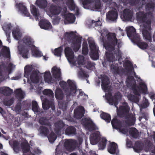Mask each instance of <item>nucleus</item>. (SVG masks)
<instances>
[{"mask_svg": "<svg viewBox=\"0 0 155 155\" xmlns=\"http://www.w3.org/2000/svg\"><path fill=\"white\" fill-rule=\"evenodd\" d=\"M34 41L28 36L23 38L22 40L18 42V52L24 58H28V51L31 48L33 55L36 57L42 56L41 52L38 49L33 45Z\"/></svg>", "mask_w": 155, "mask_h": 155, "instance_id": "f257e3e1", "label": "nucleus"}, {"mask_svg": "<svg viewBox=\"0 0 155 155\" xmlns=\"http://www.w3.org/2000/svg\"><path fill=\"white\" fill-rule=\"evenodd\" d=\"M109 81L108 78L105 75H103L102 77L101 87L103 90L106 93V99L110 104H114L116 107L117 102L119 101L121 96L119 93H117L113 97H111L110 91V87L109 86Z\"/></svg>", "mask_w": 155, "mask_h": 155, "instance_id": "f03ea898", "label": "nucleus"}, {"mask_svg": "<svg viewBox=\"0 0 155 155\" xmlns=\"http://www.w3.org/2000/svg\"><path fill=\"white\" fill-rule=\"evenodd\" d=\"M137 20L140 25L141 28L143 30V38L146 40L150 41L151 37L150 34V21H143L144 15L140 12L137 14Z\"/></svg>", "mask_w": 155, "mask_h": 155, "instance_id": "7ed1b4c3", "label": "nucleus"}, {"mask_svg": "<svg viewBox=\"0 0 155 155\" xmlns=\"http://www.w3.org/2000/svg\"><path fill=\"white\" fill-rule=\"evenodd\" d=\"M101 36L104 43V46L106 49L109 51L113 50V47L111 46L110 43H113L114 45L117 44L115 34L108 33L107 30L104 29L101 31Z\"/></svg>", "mask_w": 155, "mask_h": 155, "instance_id": "20e7f679", "label": "nucleus"}, {"mask_svg": "<svg viewBox=\"0 0 155 155\" xmlns=\"http://www.w3.org/2000/svg\"><path fill=\"white\" fill-rule=\"evenodd\" d=\"M127 34L128 37L130 38H133L136 42L137 46L140 49H145L148 48V45L145 42L140 40V37L135 33V29L132 26L127 28Z\"/></svg>", "mask_w": 155, "mask_h": 155, "instance_id": "39448f33", "label": "nucleus"}, {"mask_svg": "<svg viewBox=\"0 0 155 155\" xmlns=\"http://www.w3.org/2000/svg\"><path fill=\"white\" fill-rule=\"evenodd\" d=\"M51 72L52 74L53 78L51 77L49 71H45L44 74L45 81L49 83H53L56 80H59L61 77V73L60 69L56 67L52 68Z\"/></svg>", "mask_w": 155, "mask_h": 155, "instance_id": "423d86ee", "label": "nucleus"}, {"mask_svg": "<svg viewBox=\"0 0 155 155\" xmlns=\"http://www.w3.org/2000/svg\"><path fill=\"white\" fill-rule=\"evenodd\" d=\"M127 86L129 87L132 86L133 88L135 86V81L132 77H129L126 80ZM134 90V93L137 95H140L141 93L146 94L147 91V87L146 84L143 83L141 82L139 86L137 88L135 87Z\"/></svg>", "mask_w": 155, "mask_h": 155, "instance_id": "0eeeda50", "label": "nucleus"}, {"mask_svg": "<svg viewBox=\"0 0 155 155\" xmlns=\"http://www.w3.org/2000/svg\"><path fill=\"white\" fill-rule=\"evenodd\" d=\"M88 40L91 49L90 56L91 58L94 60H97L98 58V48L94 42L93 39L91 37L88 38Z\"/></svg>", "mask_w": 155, "mask_h": 155, "instance_id": "6e6552de", "label": "nucleus"}, {"mask_svg": "<svg viewBox=\"0 0 155 155\" xmlns=\"http://www.w3.org/2000/svg\"><path fill=\"white\" fill-rule=\"evenodd\" d=\"M83 5L84 8L93 11L99 9L101 7L99 0H95L94 2L91 0H86L83 2Z\"/></svg>", "mask_w": 155, "mask_h": 155, "instance_id": "1a4fd4ad", "label": "nucleus"}, {"mask_svg": "<svg viewBox=\"0 0 155 155\" xmlns=\"http://www.w3.org/2000/svg\"><path fill=\"white\" fill-rule=\"evenodd\" d=\"M65 54L69 62L71 64L77 66V62L75 61L73 52L69 47L65 48Z\"/></svg>", "mask_w": 155, "mask_h": 155, "instance_id": "9d476101", "label": "nucleus"}, {"mask_svg": "<svg viewBox=\"0 0 155 155\" xmlns=\"http://www.w3.org/2000/svg\"><path fill=\"white\" fill-rule=\"evenodd\" d=\"M83 57L81 55H79L77 61V67H84L85 66L88 69H93L94 67V65L92 63L90 62L87 61L84 64V62Z\"/></svg>", "mask_w": 155, "mask_h": 155, "instance_id": "9b49d317", "label": "nucleus"}, {"mask_svg": "<svg viewBox=\"0 0 155 155\" xmlns=\"http://www.w3.org/2000/svg\"><path fill=\"white\" fill-rule=\"evenodd\" d=\"M111 124L113 127L118 129L121 133L124 134H127V130L124 127H120V122L116 118H114L112 120Z\"/></svg>", "mask_w": 155, "mask_h": 155, "instance_id": "f8f14e48", "label": "nucleus"}, {"mask_svg": "<svg viewBox=\"0 0 155 155\" xmlns=\"http://www.w3.org/2000/svg\"><path fill=\"white\" fill-rule=\"evenodd\" d=\"M21 147L24 155H35L41 153V151L39 150H37L35 151V154L30 153L29 150V146L26 141L21 144Z\"/></svg>", "mask_w": 155, "mask_h": 155, "instance_id": "ddd939ff", "label": "nucleus"}, {"mask_svg": "<svg viewBox=\"0 0 155 155\" xmlns=\"http://www.w3.org/2000/svg\"><path fill=\"white\" fill-rule=\"evenodd\" d=\"M100 139L99 133L98 132H94L91 135L90 137V143L93 145H95Z\"/></svg>", "mask_w": 155, "mask_h": 155, "instance_id": "4468645a", "label": "nucleus"}, {"mask_svg": "<svg viewBox=\"0 0 155 155\" xmlns=\"http://www.w3.org/2000/svg\"><path fill=\"white\" fill-rule=\"evenodd\" d=\"M63 15L64 17L65 18V23L66 21L70 23H73L74 22L75 17L73 14L70 13L66 11L64 12Z\"/></svg>", "mask_w": 155, "mask_h": 155, "instance_id": "2eb2a0df", "label": "nucleus"}, {"mask_svg": "<svg viewBox=\"0 0 155 155\" xmlns=\"http://www.w3.org/2000/svg\"><path fill=\"white\" fill-rule=\"evenodd\" d=\"M107 150L109 153L113 154H117L118 153L117 145L114 142H111L109 145Z\"/></svg>", "mask_w": 155, "mask_h": 155, "instance_id": "dca6fc26", "label": "nucleus"}, {"mask_svg": "<svg viewBox=\"0 0 155 155\" xmlns=\"http://www.w3.org/2000/svg\"><path fill=\"white\" fill-rule=\"evenodd\" d=\"M82 124L86 128L88 129L92 128L94 126V124L92 121L88 117L86 118L85 119L83 120Z\"/></svg>", "mask_w": 155, "mask_h": 155, "instance_id": "f3484780", "label": "nucleus"}, {"mask_svg": "<svg viewBox=\"0 0 155 155\" xmlns=\"http://www.w3.org/2000/svg\"><path fill=\"white\" fill-rule=\"evenodd\" d=\"M38 72L35 71L31 75L30 80L29 79H28V81L31 85H33V83H37L38 82Z\"/></svg>", "mask_w": 155, "mask_h": 155, "instance_id": "a211bd4d", "label": "nucleus"}, {"mask_svg": "<svg viewBox=\"0 0 155 155\" xmlns=\"http://www.w3.org/2000/svg\"><path fill=\"white\" fill-rule=\"evenodd\" d=\"M117 16V13L115 11L109 12L106 15L107 19L111 21L116 20Z\"/></svg>", "mask_w": 155, "mask_h": 155, "instance_id": "6ab92c4d", "label": "nucleus"}, {"mask_svg": "<svg viewBox=\"0 0 155 155\" xmlns=\"http://www.w3.org/2000/svg\"><path fill=\"white\" fill-rule=\"evenodd\" d=\"M39 25L41 28L48 30L51 28V25L49 22L45 20H42L39 23Z\"/></svg>", "mask_w": 155, "mask_h": 155, "instance_id": "aec40b11", "label": "nucleus"}, {"mask_svg": "<svg viewBox=\"0 0 155 155\" xmlns=\"http://www.w3.org/2000/svg\"><path fill=\"white\" fill-rule=\"evenodd\" d=\"M12 35L14 38L17 40L19 39L22 36V34L18 28H14L12 31Z\"/></svg>", "mask_w": 155, "mask_h": 155, "instance_id": "412c9836", "label": "nucleus"}, {"mask_svg": "<svg viewBox=\"0 0 155 155\" xmlns=\"http://www.w3.org/2000/svg\"><path fill=\"white\" fill-rule=\"evenodd\" d=\"M81 41L80 39L74 40L72 42L71 46L75 51H77L80 48L81 46Z\"/></svg>", "mask_w": 155, "mask_h": 155, "instance_id": "4be33fe9", "label": "nucleus"}, {"mask_svg": "<svg viewBox=\"0 0 155 155\" xmlns=\"http://www.w3.org/2000/svg\"><path fill=\"white\" fill-rule=\"evenodd\" d=\"M84 110L83 107H80L78 109L74 110V116L76 118H79L78 116L80 115V117H81L84 114Z\"/></svg>", "mask_w": 155, "mask_h": 155, "instance_id": "5701e85b", "label": "nucleus"}, {"mask_svg": "<svg viewBox=\"0 0 155 155\" xmlns=\"http://www.w3.org/2000/svg\"><path fill=\"white\" fill-rule=\"evenodd\" d=\"M11 24H5L2 26V28L4 31L6 33L8 40L10 38L9 33H10V30L12 27Z\"/></svg>", "mask_w": 155, "mask_h": 155, "instance_id": "b1692460", "label": "nucleus"}, {"mask_svg": "<svg viewBox=\"0 0 155 155\" xmlns=\"http://www.w3.org/2000/svg\"><path fill=\"white\" fill-rule=\"evenodd\" d=\"M132 14L130 11L129 9L125 10L121 15V17L122 18H123L124 20H129L131 17Z\"/></svg>", "mask_w": 155, "mask_h": 155, "instance_id": "393cba45", "label": "nucleus"}, {"mask_svg": "<svg viewBox=\"0 0 155 155\" xmlns=\"http://www.w3.org/2000/svg\"><path fill=\"white\" fill-rule=\"evenodd\" d=\"M107 143V140L104 138L100 139V142L98 144L99 149L100 150H103L106 147Z\"/></svg>", "mask_w": 155, "mask_h": 155, "instance_id": "a878e982", "label": "nucleus"}, {"mask_svg": "<svg viewBox=\"0 0 155 155\" xmlns=\"http://www.w3.org/2000/svg\"><path fill=\"white\" fill-rule=\"evenodd\" d=\"M10 55L9 49L6 47H3L1 53V56H5L8 58L10 56Z\"/></svg>", "mask_w": 155, "mask_h": 155, "instance_id": "bb28decb", "label": "nucleus"}, {"mask_svg": "<svg viewBox=\"0 0 155 155\" xmlns=\"http://www.w3.org/2000/svg\"><path fill=\"white\" fill-rule=\"evenodd\" d=\"M31 13L34 16L36 20H37L38 19L39 13L34 6L32 5L31 6Z\"/></svg>", "mask_w": 155, "mask_h": 155, "instance_id": "cd10ccee", "label": "nucleus"}, {"mask_svg": "<svg viewBox=\"0 0 155 155\" xmlns=\"http://www.w3.org/2000/svg\"><path fill=\"white\" fill-rule=\"evenodd\" d=\"M36 3L41 8H45L47 4V2L46 0H37Z\"/></svg>", "mask_w": 155, "mask_h": 155, "instance_id": "c85d7f7f", "label": "nucleus"}, {"mask_svg": "<svg viewBox=\"0 0 155 155\" xmlns=\"http://www.w3.org/2000/svg\"><path fill=\"white\" fill-rule=\"evenodd\" d=\"M67 82L68 84L72 87V88H70V93L72 94L73 93L74 94L76 92V87L74 83V82L70 80H68Z\"/></svg>", "mask_w": 155, "mask_h": 155, "instance_id": "c756f323", "label": "nucleus"}, {"mask_svg": "<svg viewBox=\"0 0 155 155\" xmlns=\"http://www.w3.org/2000/svg\"><path fill=\"white\" fill-rule=\"evenodd\" d=\"M68 5L71 10H75L78 11V8L74 3L73 0H68Z\"/></svg>", "mask_w": 155, "mask_h": 155, "instance_id": "7c9ffc66", "label": "nucleus"}, {"mask_svg": "<svg viewBox=\"0 0 155 155\" xmlns=\"http://www.w3.org/2000/svg\"><path fill=\"white\" fill-rule=\"evenodd\" d=\"M100 116L107 123L110 122L111 118L109 115L104 113L102 112Z\"/></svg>", "mask_w": 155, "mask_h": 155, "instance_id": "2f4dec72", "label": "nucleus"}, {"mask_svg": "<svg viewBox=\"0 0 155 155\" xmlns=\"http://www.w3.org/2000/svg\"><path fill=\"white\" fill-rule=\"evenodd\" d=\"M130 109L128 107L127 104H125L123 107H120L117 111V114H119V112H127Z\"/></svg>", "mask_w": 155, "mask_h": 155, "instance_id": "473e14b6", "label": "nucleus"}, {"mask_svg": "<svg viewBox=\"0 0 155 155\" xmlns=\"http://www.w3.org/2000/svg\"><path fill=\"white\" fill-rule=\"evenodd\" d=\"M63 50V48L62 47H60L55 48L54 51H52V52L55 55L57 56H60L61 54V53Z\"/></svg>", "mask_w": 155, "mask_h": 155, "instance_id": "72a5a7b5", "label": "nucleus"}, {"mask_svg": "<svg viewBox=\"0 0 155 155\" xmlns=\"http://www.w3.org/2000/svg\"><path fill=\"white\" fill-rule=\"evenodd\" d=\"M17 97L18 99H22L24 96V93L20 89L16 90L15 91Z\"/></svg>", "mask_w": 155, "mask_h": 155, "instance_id": "f704fd0d", "label": "nucleus"}, {"mask_svg": "<svg viewBox=\"0 0 155 155\" xmlns=\"http://www.w3.org/2000/svg\"><path fill=\"white\" fill-rule=\"evenodd\" d=\"M55 97L57 99H61L63 97V94L61 90L59 88H57L55 92Z\"/></svg>", "mask_w": 155, "mask_h": 155, "instance_id": "c9c22d12", "label": "nucleus"}, {"mask_svg": "<svg viewBox=\"0 0 155 155\" xmlns=\"http://www.w3.org/2000/svg\"><path fill=\"white\" fill-rule=\"evenodd\" d=\"M19 5L20 6V9L21 12L24 14L26 16H29V14L28 12L25 7L22 5L21 4H20Z\"/></svg>", "mask_w": 155, "mask_h": 155, "instance_id": "e433bc0d", "label": "nucleus"}, {"mask_svg": "<svg viewBox=\"0 0 155 155\" xmlns=\"http://www.w3.org/2000/svg\"><path fill=\"white\" fill-rule=\"evenodd\" d=\"M129 133L133 137L136 138L137 137L138 134L137 131L134 128H131L129 130Z\"/></svg>", "mask_w": 155, "mask_h": 155, "instance_id": "4c0bfd02", "label": "nucleus"}, {"mask_svg": "<svg viewBox=\"0 0 155 155\" xmlns=\"http://www.w3.org/2000/svg\"><path fill=\"white\" fill-rule=\"evenodd\" d=\"M56 136L53 133H51L48 137V139L51 143H53L56 138Z\"/></svg>", "mask_w": 155, "mask_h": 155, "instance_id": "58836bf2", "label": "nucleus"}, {"mask_svg": "<svg viewBox=\"0 0 155 155\" xmlns=\"http://www.w3.org/2000/svg\"><path fill=\"white\" fill-rule=\"evenodd\" d=\"M87 46V45L86 42L83 43L82 50V52L83 54H86L88 53V49Z\"/></svg>", "mask_w": 155, "mask_h": 155, "instance_id": "ea45409f", "label": "nucleus"}, {"mask_svg": "<svg viewBox=\"0 0 155 155\" xmlns=\"http://www.w3.org/2000/svg\"><path fill=\"white\" fill-rule=\"evenodd\" d=\"M111 70L114 74L118 73V68L117 64L113 65L111 66Z\"/></svg>", "mask_w": 155, "mask_h": 155, "instance_id": "a19ab883", "label": "nucleus"}, {"mask_svg": "<svg viewBox=\"0 0 155 155\" xmlns=\"http://www.w3.org/2000/svg\"><path fill=\"white\" fill-rule=\"evenodd\" d=\"M142 149V147L140 144L139 143L136 144L134 147V151L138 153Z\"/></svg>", "mask_w": 155, "mask_h": 155, "instance_id": "79ce46f5", "label": "nucleus"}, {"mask_svg": "<svg viewBox=\"0 0 155 155\" xmlns=\"http://www.w3.org/2000/svg\"><path fill=\"white\" fill-rule=\"evenodd\" d=\"M32 69V66L31 65H29L26 66L25 68V74L24 75L25 77H26L27 73Z\"/></svg>", "mask_w": 155, "mask_h": 155, "instance_id": "37998d69", "label": "nucleus"}, {"mask_svg": "<svg viewBox=\"0 0 155 155\" xmlns=\"http://www.w3.org/2000/svg\"><path fill=\"white\" fill-rule=\"evenodd\" d=\"M3 93L6 94H11L12 91L8 87H4L2 88Z\"/></svg>", "mask_w": 155, "mask_h": 155, "instance_id": "c03bdc74", "label": "nucleus"}, {"mask_svg": "<svg viewBox=\"0 0 155 155\" xmlns=\"http://www.w3.org/2000/svg\"><path fill=\"white\" fill-rule=\"evenodd\" d=\"M41 98L42 101V105L43 108L45 110L47 109L48 108V107L47 105L48 104V101L47 100H46L45 101L42 100V97H41Z\"/></svg>", "mask_w": 155, "mask_h": 155, "instance_id": "a18cd8bd", "label": "nucleus"}, {"mask_svg": "<svg viewBox=\"0 0 155 155\" xmlns=\"http://www.w3.org/2000/svg\"><path fill=\"white\" fill-rule=\"evenodd\" d=\"M78 75L80 78L87 77H88V75L83 70H82V69H80V71L78 72Z\"/></svg>", "mask_w": 155, "mask_h": 155, "instance_id": "49530a36", "label": "nucleus"}, {"mask_svg": "<svg viewBox=\"0 0 155 155\" xmlns=\"http://www.w3.org/2000/svg\"><path fill=\"white\" fill-rule=\"evenodd\" d=\"M75 132V129L73 127H71L68 129L66 131L67 134H74Z\"/></svg>", "mask_w": 155, "mask_h": 155, "instance_id": "de8ad7c7", "label": "nucleus"}, {"mask_svg": "<svg viewBox=\"0 0 155 155\" xmlns=\"http://www.w3.org/2000/svg\"><path fill=\"white\" fill-rule=\"evenodd\" d=\"M32 109L35 112H37L38 110V107L37 103L36 101H33L32 103Z\"/></svg>", "mask_w": 155, "mask_h": 155, "instance_id": "09e8293b", "label": "nucleus"}, {"mask_svg": "<svg viewBox=\"0 0 155 155\" xmlns=\"http://www.w3.org/2000/svg\"><path fill=\"white\" fill-rule=\"evenodd\" d=\"M43 94L46 95H48L49 96H53V93L52 91L49 89H46L43 91Z\"/></svg>", "mask_w": 155, "mask_h": 155, "instance_id": "8fccbe9b", "label": "nucleus"}, {"mask_svg": "<svg viewBox=\"0 0 155 155\" xmlns=\"http://www.w3.org/2000/svg\"><path fill=\"white\" fill-rule=\"evenodd\" d=\"M50 12L52 15H56L58 14L60 12V8H58L57 9L55 8L54 11H53L52 9L50 10Z\"/></svg>", "mask_w": 155, "mask_h": 155, "instance_id": "3c124183", "label": "nucleus"}, {"mask_svg": "<svg viewBox=\"0 0 155 155\" xmlns=\"http://www.w3.org/2000/svg\"><path fill=\"white\" fill-rule=\"evenodd\" d=\"M15 67V66L14 65H13L12 64H9L7 69V71H8V73H10V72L13 69H14Z\"/></svg>", "mask_w": 155, "mask_h": 155, "instance_id": "603ef678", "label": "nucleus"}, {"mask_svg": "<svg viewBox=\"0 0 155 155\" xmlns=\"http://www.w3.org/2000/svg\"><path fill=\"white\" fill-rule=\"evenodd\" d=\"M21 109V104L20 103H18L15 106V110L16 112L17 113H18Z\"/></svg>", "mask_w": 155, "mask_h": 155, "instance_id": "864d4df0", "label": "nucleus"}, {"mask_svg": "<svg viewBox=\"0 0 155 155\" xmlns=\"http://www.w3.org/2000/svg\"><path fill=\"white\" fill-rule=\"evenodd\" d=\"M65 37H72L73 36V33L72 32H71L70 33L67 32L65 34Z\"/></svg>", "mask_w": 155, "mask_h": 155, "instance_id": "5fc2aeb1", "label": "nucleus"}, {"mask_svg": "<svg viewBox=\"0 0 155 155\" xmlns=\"http://www.w3.org/2000/svg\"><path fill=\"white\" fill-rule=\"evenodd\" d=\"M13 103L12 100H10L8 101L5 102L4 104L7 106H10L12 105Z\"/></svg>", "mask_w": 155, "mask_h": 155, "instance_id": "6e6d98bb", "label": "nucleus"}, {"mask_svg": "<svg viewBox=\"0 0 155 155\" xmlns=\"http://www.w3.org/2000/svg\"><path fill=\"white\" fill-rule=\"evenodd\" d=\"M5 68L3 65H0V75H2V72H3L5 70Z\"/></svg>", "mask_w": 155, "mask_h": 155, "instance_id": "4d7b16f0", "label": "nucleus"}, {"mask_svg": "<svg viewBox=\"0 0 155 155\" xmlns=\"http://www.w3.org/2000/svg\"><path fill=\"white\" fill-rule=\"evenodd\" d=\"M150 98L152 100L155 99V94L153 93H151L150 94Z\"/></svg>", "mask_w": 155, "mask_h": 155, "instance_id": "13d9d810", "label": "nucleus"}, {"mask_svg": "<svg viewBox=\"0 0 155 155\" xmlns=\"http://www.w3.org/2000/svg\"><path fill=\"white\" fill-rule=\"evenodd\" d=\"M60 84L61 87H63V86H62V85H65L66 84V83L64 81H62L60 83Z\"/></svg>", "mask_w": 155, "mask_h": 155, "instance_id": "bf43d9fd", "label": "nucleus"}, {"mask_svg": "<svg viewBox=\"0 0 155 155\" xmlns=\"http://www.w3.org/2000/svg\"><path fill=\"white\" fill-rule=\"evenodd\" d=\"M101 21H97L96 22V25L97 26L101 25Z\"/></svg>", "mask_w": 155, "mask_h": 155, "instance_id": "052dcab7", "label": "nucleus"}, {"mask_svg": "<svg viewBox=\"0 0 155 155\" xmlns=\"http://www.w3.org/2000/svg\"><path fill=\"white\" fill-rule=\"evenodd\" d=\"M44 130H43V133H44L45 134H46L47 133V129L45 128L44 129Z\"/></svg>", "mask_w": 155, "mask_h": 155, "instance_id": "680f3d73", "label": "nucleus"}, {"mask_svg": "<svg viewBox=\"0 0 155 155\" xmlns=\"http://www.w3.org/2000/svg\"><path fill=\"white\" fill-rule=\"evenodd\" d=\"M20 77H17L14 78L12 79H14L15 80H18L19 78Z\"/></svg>", "mask_w": 155, "mask_h": 155, "instance_id": "e2e57ef3", "label": "nucleus"}, {"mask_svg": "<svg viewBox=\"0 0 155 155\" xmlns=\"http://www.w3.org/2000/svg\"><path fill=\"white\" fill-rule=\"evenodd\" d=\"M3 112V110L2 109L1 107H0V113L2 114Z\"/></svg>", "mask_w": 155, "mask_h": 155, "instance_id": "0e129e2a", "label": "nucleus"}, {"mask_svg": "<svg viewBox=\"0 0 155 155\" xmlns=\"http://www.w3.org/2000/svg\"><path fill=\"white\" fill-rule=\"evenodd\" d=\"M108 54H109L108 52H106V56L107 57V58H108L109 57L108 56Z\"/></svg>", "mask_w": 155, "mask_h": 155, "instance_id": "69168bd1", "label": "nucleus"}, {"mask_svg": "<svg viewBox=\"0 0 155 155\" xmlns=\"http://www.w3.org/2000/svg\"><path fill=\"white\" fill-rule=\"evenodd\" d=\"M153 113L154 114V115L155 116V106H154V107L153 109Z\"/></svg>", "mask_w": 155, "mask_h": 155, "instance_id": "338daca9", "label": "nucleus"}, {"mask_svg": "<svg viewBox=\"0 0 155 155\" xmlns=\"http://www.w3.org/2000/svg\"><path fill=\"white\" fill-rule=\"evenodd\" d=\"M152 152L153 153H155V147L154 148V149L152 150Z\"/></svg>", "mask_w": 155, "mask_h": 155, "instance_id": "774afa93", "label": "nucleus"}]
</instances>
